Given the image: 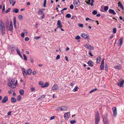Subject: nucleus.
I'll return each instance as SVG.
<instances>
[{
	"instance_id": "c9c22d12",
	"label": "nucleus",
	"mask_w": 124,
	"mask_h": 124,
	"mask_svg": "<svg viewBox=\"0 0 124 124\" xmlns=\"http://www.w3.org/2000/svg\"><path fill=\"white\" fill-rule=\"evenodd\" d=\"M108 8V6H105L104 7V10L105 11H107Z\"/></svg>"
},
{
	"instance_id": "c03bdc74",
	"label": "nucleus",
	"mask_w": 124,
	"mask_h": 124,
	"mask_svg": "<svg viewBox=\"0 0 124 124\" xmlns=\"http://www.w3.org/2000/svg\"><path fill=\"white\" fill-rule=\"evenodd\" d=\"M45 95H43L41 96L39 99L38 100L41 99H43L45 98Z\"/></svg>"
},
{
	"instance_id": "de8ad7c7",
	"label": "nucleus",
	"mask_w": 124,
	"mask_h": 124,
	"mask_svg": "<svg viewBox=\"0 0 124 124\" xmlns=\"http://www.w3.org/2000/svg\"><path fill=\"white\" fill-rule=\"evenodd\" d=\"M80 38V37L79 36H78L76 37V39L77 40H78Z\"/></svg>"
},
{
	"instance_id": "dca6fc26",
	"label": "nucleus",
	"mask_w": 124,
	"mask_h": 124,
	"mask_svg": "<svg viewBox=\"0 0 124 124\" xmlns=\"http://www.w3.org/2000/svg\"><path fill=\"white\" fill-rule=\"evenodd\" d=\"M103 117L104 122L108 121L107 120V116L106 114H105L103 115Z\"/></svg>"
},
{
	"instance_id": "3c124183",
	"label": "nucleus",
	"mask_w": 124,
	"mask_h": 124,
	"mask_svg": "<svg viewBox=\"0 0 124 124\" xmlns=\"http://www.w3.org/2000/svg\"><path fill=\"white\" fill-rule=\"evenodd\" d=\"M55 117V116H53L50 117V120H52L54 119Z\"/></svg>"
},
{
	"instance_id": "9d476101",
	"label": "nucleus",
	"mask_w": 124,
	"mask_h": 124,
	"mask_svg": "<svg viewBox=\"0 0 124 124\" xmlns=\"http://www.w3.org/2000/svg\"><path fill=\"white\" fill-rule=\"evenodd\" d=\"M85 46L86 48L90 50H93L94 49V47L93 46H91L89 44L85 45Z\"/></svg>"
},
{
	"instance_id": "09e8293b",
	"label": "nucleus",
	"mask_w": 124,
	"mask_h": 124,
	"mask_svg": "<svg viewBox=\"0 0 124 124\" xmlns=\"http://www.w3.org/2000/svg\"><path fill=\"white\" fill-rule=\"evenodd\" d=\"M29 39V38L28 37H26L25 38V40L26 41H28Z\"/></svg>"
},
{
	"instance_id": "774afa93",
	"label": "nucleus",
	"mask_w": 124,
	"mask_h": 124,
	"mask_svg": "<svg viewBox=\"0 0 124 124\" xmlns=\"http://www.w3.org/2000/svg\"><path fill=\"white\" fill-rule=\"evenodd\" d=\"M96 16L97 17H100L101 16V15L100 14H98L96 15Z\"/></svg>"
},
{
	"instance_id": "ddd939ff",
	"label": "nucleus",
	"mask_w": 124,
	"mask_h": 124,
	"mask_svg": "<svg viewBox=\"0 0 124 124\" xmlns=\"http://www.w3.org/2000/svg\"><path fill=\"white\" fill-rule=\"evenodd\" d=\"M52 89L54 90H57L59 89V87L57 85L54 84L53 86Z\"/></svg>"
},
{
	"instance_id": "864d4df0",
	"label": "nucleus",
	"mask_w": 124,
	"mask_h": 124,
	"mask_svg": "<svg viewBox=\"0 0 124 124\" xmlns=\"http://www.w3.org/2000/svg\"><path fill=\"white\" fill-rule=\"evenodd\" d=\"M30 61L32 63H33V62L34 61L33 60L32 58H31L30 59Z\"/></svg>"
},
{
	"instance_id": "9b49d317",
	"label": "nucleus",
	"mask_w": 124,
	"mask_h": 124,
	"mask_svg": "<svg viewBox=\"0 0 124 124\" xmlns=\"http://www.w3.org/2000/svg\"><path fill=\"white\" fill-rule=\"evenodd\" d=\"M8 100V97L7 96H5L4 97L2 101V102L3 103H5Z\"/></svg>"
},
{
	"instance_id": "4d7b16f0",
	"label": "nucleus",
	"mask_w": 124,
	"mask_h": 124,
	"mask_svg": "<svg viewBox=\"0 0 124 124\" xmlns=\"http://www.w3.org/2000/svg\"><path fill=\"white\" fill-rule=\"evenodd\" d=\"M24 33H22L21 34V36L22 37H24Z\"/></svg>"
},
{
	"instance_id": "6ab92c4d",
	"label": "nucleus",
	"mask_w": 124,
	"mask_h": 124,
	"mask_svg": "<svg viewBox=\"0 0 124 124\" xmlns=\"http://www.w3.org/2000/svg\"><path fill=\"white\" fill-rule=\"evenodd\" d=\"M109 12L110 13L113 14V15H116V13L112 9H109Z\"/></svg>"
},
{
	"instance_id": "49530a36",
	"label": "nucleus",
	"mask_w": 124,
	"mask_h": 124,
	"mask_svg": "<svg viewBox=\"0 0 124 124\" xmlns=\"http://www.w3.org/2000/svg\"><path fill=\"white\" fill-rule=\"evenodd\" d=\"M23 56L24 57V59L25 60H27V57L24 54L23 55Z\"/></svg>"
},
{
	"instance_id": "ea45409f",
	"label": "nucleus",
	"mask_w": 124,
	"mask_h": 124,
	"mask_svg": "<svg viewBox=\"0 0 124 124\" xmlns=\"http://www.w3.org/2000/svg\"><path fill=\"white\" fill-rule=\"evenodd\" d=\"M11 9V8H8L5 11V12L6 13H7L8 12H9L10 11V10Z\"/></svg>"
},
{
	"instance_id": "2f4dec72",
	"label": "nucleus",
	"mask_w": 124,
	"mask_h": 124,
	"mask_svg": "<svg viewBox=\"0 0 124 124\" xmlns=\"http://www.w3.org/2000/svg\"><path fill=\"white\" fill-rule=\"evenodd\" d=\"M21 99V96L20 95H19L18 96L17 98V100L18 101H20Z\"/></svg>"
},
{
	"instance_id": "c85d7f7f",
	"label": "nucleus",
	"mask_w": 124,
	"mask_h": 124,
	"mask_svg": "<svg viewBox=\"0 0 124 124\" xmlns=\"http://www.w3.org/2000/svg\"><path fill=\"white\" fill-rule=\"evenodd\" d=\"M11 101L12 102L15 103L16 101V100L15 98L12 97L11 98Z\"/></svg>"
},
{
	"instance_id": "37998d69",
	"label": "nucleus",
	"mask_w": 124,
	"mask_h": 124,
	"mask_svg": "<svg viewBox=\"0 0 124 124\" xmlns=\"http://www.w3.org/2000/svg\"><path fill=\"white\" fill-rule=\"evenodd\" d=\"M105 69L106 71L108 70V65L107 64H105Z\"/></svg>"
},
{
	"instance_id": "f3484780",
	"label": "nucleus",
	"mask_w": 124,
	"mask_h": 124,
	"mask_svg": "<svg viewBox=\"0 0 124 124\" xmlns=\"http://www.w3.org/2000/svg\"><path fill=\"white\" fill-rule=\"evenodd\" d=\"M16 50L17 54L20 56L22 58V56L21 54L19 49L18 48H16Z\"/></svg>"
},
{
	"instance_id": "423d86ee",
	"label": "nucleus",
	"mask_w": 124,
	"mask_h": 124,
	"mask_svg": "<svg viewBox=\"0 0 124 124\" xmlns=\"http://www.w3.org/2000/svg\"><path fill=\"white\" fill-rule=\"evenodd\" d=\"M70 112H68L64 114V118L66 120H68L70 116Z\"/></svg>"
},
{
	"instance_id": "58836bf2",
	"label": "nucleus",
	"mask_w": 124,
	"mask_h": 124,
	"mask_svg": "<svg viewBox=\"0 0 124 124\" xmlns=\"http://www.w3.org/2000/svg\"><path fill=\"white\" fill-rule=\"evenodd\" d=\"M97 12L96 10H94L92 14L94 15H95L97 14Z\"/></svg>"
},
{
	"instance_id": "6e6552de",
	"label": "nucleus",
	"mask_w": 124,
	"mask_h": 124,
	"mask_svg": "<svg viewBox=\"0 0 124 124\" xmlns=\"http://www.w3.org/2000/svg\"><path fill=\"white\" fill-rule=\"evenodd\" d=\"M68 108L66 106H62L58 108V110L61 111H65L68 109Z\"/></svg>"
},
{
	"instance_id": "39448f33",
	"label": "nucleus",
	"mask_w": 124,
	"mask_h": 124,
	"mask_svg": "<svg viewBox=\"0 0 124 124\" xmlns=\"http://www.w3.org/2000/svg\"><path fill=\"white\" fill-rule=\"evenodd\" d=\"M73 3L74 6L76 7H78L80 4V2L79 1L76 0L73 1Z\"/></svg>"
},
{
	"instance_id": "f257e3e1",
	"label": "nucleus",
	"mask_w": 124,
	"mask_h": 124,
	"mask_svg": "<svg viewBox=\"0 0 124 124\" xmlns=\"http://www.w3.org/2000/svg\"><path fill=\"white\" fill-rule=\"evenodd\" d=\"M17 81L14 78H9L8 79V82L7 85L10 87L9 89L13 92L15 91V88H16L17 84Z\"/></svg>"
},
{
	"instance_id": "7c9ffc66",
	"label": "nucleus",
	"mask_w": 124,
	"mask_h": 124,
	"mask_svg": "<svg viewBox=\"0 0 124 124\" xmlns=\"http://www.w3.org/2000/svg\"><path fill=\"white\" fill-rule=\"evenodd\" d=\"M104 64H101L100 66V69L101 70H104Z\"/></svg>"
},
{
	"instance_id": "e433bc0d",
	"label": "nucleus",
	"mask_w": 124,
	"mask_h": 124,
	"mask_svg": "<svg viewBox=\"0 0 124 124\" xmlns=\"http://www.w3.org/2000/svg\"><path fill=\"white\" fill-rule=\"evenodd\" d=\"M71 15L70 14H67L66 16L65 17H66L68 18H70L71 17Z\"/></svg>"
},
{
	"instance_id": "4be33fe9",
	"label": "nucleus",
	"mask_w": 124,
	"mask_h": 124,
	"mask_svg": "<svg viewBox=\"0 0 124 124\" xmlns=\"http://www.w3.org/2000/svg\"><path fill=\"white\" fill-rule=\"evenodd\" d=\"M10 4H12V6H14L16 3V1H14V0H9Z\"/></svg>"
},
{
	"instance_id": "6e6d98bb",
	"label": "nucleus",
	"mask_w": 124,
	"mask_h": 124,
	"mask_svg": "<svg viewBox=\"0 0 124 124\" xmlns=\"http://www.w3.org/2000/svg\"><path fill=\"white\" fill-rule=\"evenodd\" d=\"M89 55H90L91 56H93V55L92 54L91 52L90 51L89 52Z\"/></svg>"
},
{
	"instance_id": "1a4fd4ad",
	"label": "nucleus",
	"mask_w": 124,
	"mask_h": 124,
	"mask_svg": "<svg viewBox=\"0 0 124 124\" xmlns=\"http://www.w3.org/2000/svg\"><path fill=\"white\" fill-rule=\"evenodd\" d=\"M112 109L113 112V115L114 116H116L117 115L116 108L115 107H113Z\"/></svg>"
},
{
	"instance_id": "c756f323",
	"label": "nucleus",
	"mask_w": 124,
	"mask_h": 124,
	"mask_svg": "<svg viewBox=\"0 0 124 124\" xmlns=\"http://www.w3.org/2000/svg\"><path fill=\"white\" fill-rule=\"evenodd\" d=\"M19 92L20 94L21 95H23L24 93V91L23 89H20Z\"/></svg>"
},
{
	"instance_id": "a18cd8bd",
	"label": "nucleus",
	"mask_w": 124,
	"mask_h": 124,
	"mask_svg": "<svg viewBox=\"0 0 124 124\" xmlns=\"http://www.w3.org/2000/svg\"><path fill=\"white\" fill-rule=\"evenodd\" d=\"M23 17L21 15H19L18 16V18L20 19H22Z\"/></svg>"
},
{
	"instance_id": "7ed1b4c3",
	"label": "nucleus",
	"mask_w": 124,
	"mask_h": 124,
	"mask_svg": "<svg viewBox=\"0 0 124 124\" xmlns=\"http://www.w3.org/2000/svg\"><path fill=\"white\" fill-rule=\"evenodd\" d=\"M100 121L99 114L98 111L95 114V124H99Z\"/></svg>"
},
{
	"instance_id": "a878e982",
	"label": "nucleus",
	"mask_w": 124,
	"mask_h": 124,
	"mask_svg": "<svg viewBox=\"0 0 124 124\" xmlns=\"http://www.w3.org/2000/svg\"><path fill=\"white\" fill-rule=\"evenodd\" d=\"M12 11L13 12L17 13L18 12L19 9L16 8H14L13 9Z\"/></svg>"
},
{
	"instance_id": "f704fd0d",
	"label": "nucleus",
	"mask_w": 124,
	"mask_h": 124,
	"mask_svg": "<svg viewBox=\"0 0 124 124\" xmlns=\"http://www.w3.org/2000/svg\"><path fill=\"white\" fill-rule=\"evenodd\" d=\"M114 68L116 69L120 70V68L119 66L118 65H117L116 66L114 67Z\"/></svg>"
},
{
	"instance_id": "680f3d73",
	"label": "nucleus",
	"mask_w": 124,
	"mask_h": 124,
	"mask_svg": "<svg viewBox=\"0 0 124 124\" xmlns=\"http://www.w3.org/2000/svg\"><path fill=\"white\" fill-rule=\"evenodd\" d=\"M5 10V5H4L3 6V8L2 9V11H4Z\"/></svg>"
},
{
	"instance_id": "f03ea898",
	"label": "nucleus",
	"mask_w": 124,
	"mask_h": 124,
	"mask_svg": "<svg viewBox=\"0 0 124 124\" xmlns=\"http://www.w3.org/2000/svg\"><path fill=\"white\" fill-rule=\"evenodd\" d=\"M1 29L2 35L3 36L5 32V26L4 23L1 20L0 21V31H1Z\"/></svg>"
},
{
	"instance_id": "8fccbe9b",
	"label": "nucleus",
	"mask_w": 124,
	"mask_h": 124,
	"mask_svg": "<svg viewBox=\"0 0 124 124\" xmlns=\"http://www.w3.org/2000/svg\"><path fill=\"white\" fill-rule=\"evenodd\" d=\"M70 9H73L74 8V6L73 5H71L70 6Z\"/></svg>"
},
{
	"instance_id": "0e129e2a",
	"label": "nucleus",
	"mask_w": 124,
	"mask_h": 124,
	"mask_svg": "<svg viewBox=\"0 0 124 124\" xmlns=\"http://www.w3.org/2000/svg\"><path fill=\"white\" fill-rule=\"evenodd\" d=\"M67 9V8H64L63 9H62V11H63V10H66Z\"/></svg>"
},
{
	"instance_id": "473e14b6",
	"label": "nucleus",
	"mask_w": 124,
	"mask_h": 124,
	"mask_svg": "<svg viewBox=\"0 0 124 124\" xmlns=\"http://www.w3.org/2000/svg\"><path fill=\"white\" fill-rule=\"evenodd\" d=\"M79 88L77 86H76L73 90L74 92H75L78 91V89Z\"/></svg>"
},
{
	"instance_id": "aec40b11",
	"label": "nucleus",
	"mask_w": 124,
	"mask_h": 124,
	"mask_svg": "<svg viewBox=\"0 0 124 124\" xmlns=\"http://www.w3.org/2000/svg\"><path fill=\"white\" fill-rule=\"evenodd\" d=\"M45 10V9H39L38 11V13L40 15L43 14V11Z\"/></svg>"
},
{
	"instance_id": "393cba45",
	"label": "nucleus",
	"mask_w": 124,
	"mask_h": 124,
	"mask_svg": "<svg viewBox=\"0 0 124 124\" xmlns=\"http://www.w3.org/2000/svg\"><path fill=\"white\" fill-rule=\"evenodd\" d=\"M14 27L15 28H16V18L15 17H14Z\"/></svg>"
},
{
	"instance_id": "e2e57ef3",
	"label": "nucleus",
	"mask_w": 124,
	"mask_h": 124,
	"mask_svg": "<svg viewBox=\"0 0 124 124\" xmlns=\"http://www.w3.org/2000/svg\"><path fill=\"white\" fill-rule=\"evenodd\" d=\"M36 73V72L35 71H34L32 72V74L33 75H35Z\"/></svg>"
},
{
	"instance_id": "f8f14e48",
	"label": "nucleus",
	"mask_w": 124,
	"mask_h": 124,
	"mask_svg": "<svg viewBox=\"0 0 124 124\" xmlns=\"http://www.w3.org/2000/svg\"><path fill=\"white\" fill-rule=\"evenodd\" d=\"M10 49L11 52L13 53L16 49L15 46L13 45H11L10 46Z\"/></svg>"
},
{
	"instance_id": "5701e85b",
	"label": "nucleus",
	"mask_w": 124,
	"mask_h": 124,
	"mask_svg": "<svg viewBox=\"0 0 124 124\" xmlns=\"http://www.w3.org/2000/svg\"><path fill=\"white\" fill-rule=\"evenodd\" d=\"M101 56H100L97 57L96 60V63H98L101 60Z\"/></svg>"
},
{
	"instance_id": "b1692460",
	"label": "nucleus",
	"mask_w": 124,
	"mask_h": 124,
	"mask_svg": "<svg viewBox=\"0 0 124 124\" xmlns=\"http://www.w3.org/2000/svg\"><path fill=\"white\" fill-rule=\"evenodd\" d=\"M31 72V69H28L27 70V74L30 75Z\"/></svg>"
},
{
	"instance_id": "13d9d810",
	"label": "nucleus",
	"mask_w": 124,
	"mask_h": 124,
	"mask_svg": "<svg viewBox=\"0 0 124 124\" xmlns=\"http://www.w3.org/2000/svg\"><path fill=\"white\" fill-rule=\"evenodd\" d=\"M31 91L33 92L35 90V88L33 87H32L31 88Z\"/></svg>"
},
{
	"instance_id": "338daca9",
	"label": "nucleus",
	"mask_w": 124,
	"mask_h": 124,
	"mask_svg": "<svg viewBox=\"0 0 124 124\" xmlns=\"http://www.w3.org/2000/svg\"><path fill=\"white\" fill-rule=\"evenodd\" d=\"M94 92V91H93V89L90 91L89 93H93Z\"/></svg>"
},
{
	"instance_id": "69168bd1",
	"label": "nucleus",
	"mask_w": 124,
	"mask_h": 124,
	"mask_svg": "<svg viewBox=\"0 0 124 124\" xmlns=\"http://www.w3.org/2000/svg\"><path fill=\"white\" fill-rule=\"evenodd\" d=\"M11 111H10L8 113V115H11Z\"/></svg>"
},
{
	"instance_id": "2eb2a0df",
	"label": "nucleus",
	"mask_w": 124,
	"mask_h": 124,
	"mask_svg": "<svg viewBox=\"0 0 124 124\" xmlns=\"http://www.w3.org/2000/svg\"><path fill=\"white\" fill-rule=\"evenodd\" d=\"M123 39V38H122L118 40V45L120 46L122 45Z\"/></svg>"
},
{
	"instance_id": "412c9836",
	"label": "nucleus",
	"mask_w": 124,
	"mask_h": 124,
	"mask_svg": "<svg viewBox=\"0 0 124 124\" xmlns=\"http://www.w3.org/2000/svg\"><path fill=\"white\" fill-rule=\"evenodd\" d=\"M87 63L89 66L91 67H92L93 66V62L92 61H88Z\"/></svg>"
},
{
	"instance_id": "4468645a",
	"label": "nucleus",
	"mask_w": 124,
	"mask_h": 124,
	"mask_svg": "<svg viewBox=\"0 0 124 124\" xmlns=\"http://www.w3.org/2000/svg\"><path fill=\"white\" fill-rule=\"evenodd\" d=\"M22 71L23 74V75L24 77H26L27 76V73L26 72L25 69L24 68H23L22 69Z\"/></svg>"
},
{
	"instance_id": "5fc2aeb1",
	"label": "nucleus",
	"mask_w": 124,
	"mask_h": 124,
	"mask_svg": "<svg viewBox=\"0 0 124 124\" xmlns=\"http://www.w3.org/2000/svg\"><path fill=\"white\" fill-rule=\"evenodd\" d=\"M79 26L81 27H83V25L82 24H79L78 25Z\"/></svg>"
},
{
	"instance_id": "a211bd4d",
	"label": "nucleus",
	"mask_w": 124,
	"mask_h": 124,
	"mask_svg": "<svg viewBox=\"0 0 124 124\" xmlns=\"http://www.w3.org/2000/svg\"><path fill=\"white\" fill-rule=\"evenodd\" d=\"M57 24L58 26L57 27V28H58L59 27L61 28L62 27V26L61 25V22L60 20H58L57 23Z\"/></svg>"
},
{
	"instance_id": "4c0bfd02",
	"label": "nucleus",
	"mask_w": 124,
	"mask_h": 124,
	"mask_svg": "<svg viewBox=\"0 0 124 124\" xmlns=\"http://www.w3.org/2000/svg\"><path fill=\"white\" fill-rule=\"evenodd\" d=\"M46 0H44L43 6V7L45 8L46 7Z\"/></svg>"
},
{
	"instance_id": "bb28decb",
	"label": "nucleus",
	"mask_w": 124,
	"mask_h": 124,
	"mask_svg": "<svg viewBox=\"0 0 124 124\" xmlns=\"http://www.w3.org/2000/svg\"><path fill=\"white\" fill-rule=\"evenodd\" d=\"M49 85V84L48 82H46L44 85H43L41 87L42 88H44L47 87Z\"/></svg>"
},
{
	"instance_id": "cd10ccee",
	"label": "nucleus",
	"mask_w": 124,
	"mask_h": 124,
	"mask_svg": "<svg viewBox=\"0 0 124 124\" xmlns=\"http://www.w3.org/2000/svg\"><path fill=\"white\" fill-rule=\"evenodd\" d=\"M118 6L120 7V8L123 10H124V8L120 2L118 3Z\"/></svg>"
},
{
	"instance_id": "0eeeda50",
	"label": "nucleus",
	"mask_w": 124,
	"mask_h": 124,
	"mask_svg": "<svg viewBox=\"0 0 124 124\" xmlns=\"http://www.w3.org/2000/svg\"><path fill=\"white\" fill-rule=\"evenodd\" d=\"M121 79H120L121 80ZM124 83V80H120V81H119L117 83V85L120 87H123V85Z\"/></svg>"
},
{
	"instance_id": "bf43d9fd",
	"label": "nucleus",
	"mask_w": 124,
	"mask_h": 124,
	"mask_svg": "<svg viewBox=\"0 0 124 124\" xmlns=\"http://www.w3.org/2000/svg\"><path fill=\"white\" fill-rule=\"evenodd\" d=\"M42 15H43V16H42V17H41V18H42V19H43V18H44V17H45V16H44L45 14L44 13H43L42 14Z\"/></svg>"
},
{
	"instance_id": "72a5a7b5",
	"label": "nucleus",
	"mask_w": 124,
	"mask_h": 124,
	"mask_svg": "<svg viewBox=\"0 0 124 124\" xmlns=\"http://www.w3.org/2000/svg\"><path fill=\"white\" fill-rule=\"evenodd\" d=\"M13 26H9V31H13Z\"/></svg>"
},
{
	"instance_id": "603ef678",
	"label": "nucleus",
	"mask_w": 124,
	"mask_h": 124,
	"mask_svg": "<svg viewBox=\"0 0 124 124\" xmlns=\"http://www.w3.org/2000/svg\"><path fill=\"white\" fill-rule=\"evenodd\" d=\"M60 56L59 55H58L56 57V59L57 60L58 59L60 58Z\"/></svg>"
},
{
	"instance_id": "79ce46f5",
	"label": "nucleus",
	"mask_w": 124,
	"mask_h": 124,
	"mask_svg": "<svg viewBox=\"0 0 124 124\" xmlns=\"http://www.w3.org/2000/svg\"><path fill=\"white\" fill-rule=\"evenodd\" d=\"M76 123V121L75 120H72L70 122V123L71 124H73L75 123Z\"/></svg>"
},
{
	"instance_id": "a19ab883",
	"label": "nucleus",
	"mask_w": 124,
	"mask_h": 124,
	"mask_svg": "<svg viewBox=\"0 0 124 124\" xmlns=\"http://www.w3.org/2000/svg\"><path fill=\"white\" fill-rule=\"evenodd\" d=\"M116 28H114L113 30V32L114 33H116Z\"/></svg>"
},
{
	"instance_id": "052dcab7",
	"label": "nucleus",
	"mask_w": 124,
	"mask_h": 124,
	"mask_svg": "<svg viewBox=\"0 0 124 124\" xmlns=\"http://www.w3.org/2000/svg\"><path fill=\"white\" fill-rule=\"evenodd\" d=\"M105 60V59H103L102 60V61H101V64H104V60Z\"/></svg>"
},
{
	"instance_id": "20e7f679",
	"label": "nucleus",
	"mask_w": 124,
	"mask_h": 124,
	"mask_svg": "<svg viewBox=\"0 0 124 124\" xmlns=\"http://www.w3.org/2000/svg\"><path fill=\"white\" fill-rule=\"evenodd\" d=\"M81 36L85 39H89V36L88 34L85 33H82L81 34Z\"/></svg>"
}]
</instances>
